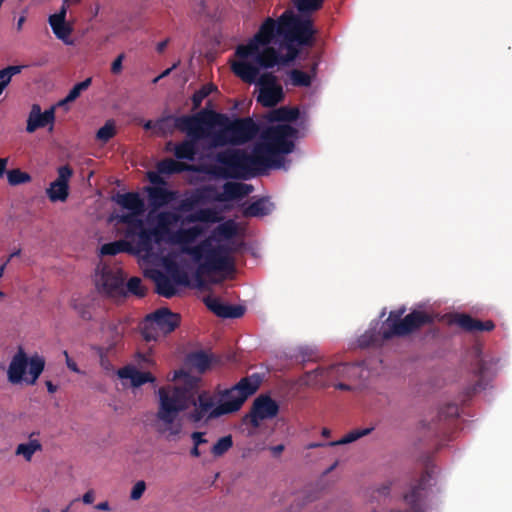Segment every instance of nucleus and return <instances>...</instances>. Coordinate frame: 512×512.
I'll return each mask as SVG.
<instances>
[{
    "label": "nucleus",
    "mask_w": 512,
    "mask_h": 512,
    "mask_svg": "<svg viewBox=\"0 0 512 512\" xmlns=\"http://www.w3.org/2000/svg\"><path fill=\"white\" fill-rule=\"evenodd\" d=\"M198 384V378L186 375L182 386L159 388V407L156 412V430L159 433L169 439L178 436L181 424L177 416L190 406L192 410L186 414V418L194 425H207L213 419L237 412L236 405H220L215 395L204 390L198 391Z\"/></svg>",
    "instance_id": "obj_1"
},
{
    "label": "nucleus",
    "mask_w": 512,
    "mask_h": 512,
    "mask_svg": "<svg viewBox=\"0 0 512 512\" xmlns=\"http://www.w3.org/2000/svg\"><path fill=\"white\" fill-rule=\"evenodd\" d=\"M277 36H281L279 19L275 21L268 17L248 43L239 44L235 50L238 60L232 63V71L236 77L245 83H252L260 69L273 68L283 63L278 51L268 46Z\"/></svg>",
    "instance_id": "obj_2"
},
{
    "label": "nucleus",
    "mask_w": 512,
    "mask_h": 512,
    "mask_svg": "<svg viewBox=\"0 0 512 512\" xmlns=\"http://www.w3.org/2000/svg\"><path fill=\"white\" fill-rule=\"evenodd\" d=\"M199 226L182 228L171 236V243L180 245V252L191 256L197 264V276H210L218 272L231 273L234 270L233 251L227 244H213L211 238L203 239L196 245V239L201 235Z\"/></svg>",
    "instance_id": "obj_3"
},
{
    "label": "nucleus",
    "mask_w": 512,
    "mask_h": 512,
    "mask_svg": "<svg viewBox=\"0 0 512 512\" xmlns=\"http://www.w3.org/2000/svg\"><path fill=\"white\" fill-rule=\"evenodd\" d=\"M215 162L220 165L218 175L227 179H249L267 168L278 169L282 166V158L267 156L255 150L249 154L235 148L216 153Z\"/></svg>",
    "instance_id": "obj_4"
},
{
    "label": "nucleus",
    "mask_w": 512,
    "mask_h": 512,
    "mask_svg": "<svg viewBox=\"0 0 512 512\" xmlns=\"http://www.w3.org/2000/svg\"><path fill=\"white\" fill-rule=\"evenodd\" d=\"M435 321V316L421 310H413L403 319L392 323L391 325L381 326L379 330L376 326L368 329L358 338V346L363 349L369 347H379L383 342L393 339V337H407L416 332L425 325H430Z\"/></svg>",
    "instance_id": "obj_5"
},
{
    "label": "nucleus",
    "mask_w": 512,
    "mask_h": 512,
    "mask_svg": "<svg viewBox=\"0 0 512 512\" xmlns=\"http://www.w3.org/2000/svg\"><path fill=\"white\" fill-rule=\"evenodd\" d=\"M220 127L217 131L209 134L210 146L218 148L227 144L243 145L254 138L258 127L250 118H239L234 121L227 119L223 124H216Z\"/></svg>",
    "instance_id": "obj_6"
},
{
    "label": "nucleus",
    "mask_w": 512,
    "mask_h": 512,
    "mask_svg": "<svg viewBox=\"0 0 512 512\" xmlns=\"http://www.w3.org/2000/svg\"><path fill=\"white\" fill-rule=\"evenodd\" d=\"M281 37L289 47L290 58L296 56V49L290 45L310 46L313 44V21L308 16L295 15L291 11H284L280 16Z\"/></svg>",
    "instance_id": "obj_7"
},
{
    "label": "nucleus",
    "mask_w": 512,
    "mask_h": 512,
    "mask_svg": "<svg viewBox=\"0 0 512 512\" xmlns=\"http://www.w3.org/2000/svg\"><path fill=\"white\" fill-rule=\"evenodd\" d=\"M297 129L291 125H272L262 133V141L254 146L255 151L272 158H282L293 152V139L296 138Z\"/></svg>",
    "instance_id": "obj_8"
},
{
    "label": "nucleus",
    "mask_w": 512,
    "mask_h": 512,
    "mask_svg": "<svg viewBox=\"0 0 512 512\" xmlns=\"http://www.w3.org/2000/svg\"><path fill=\"white\" fill-rule=\"evenodd\" d=\"M46 361L43 356L35 354L28 357L22 348L17 350L7 369V380L12 385L26 383L34 385L43 373Z\"/></svg>",
    "instance_id": "obj_9"
},
{
    "label": "nucleus",
    "mask_w": 512,
    "mask_h": 512,
    "mask_svg": "<svg viewBox=\"0 0 512 512\" xmlns=\"http://www.w3.org/2000/svg\"><path fill=\"white\" fill-rule=\"evenodd\" d=\"M227 121V116L212 110H202L194 116H179L174 118V127L181 132L186 133L189 138L200 140L209 139L211 129L216 124H223Z\"/></svg>",
    "instance_id": "obj_10"
},
{
    "label": "nucleus",
    "mask_w": 512,
    "mask_h": 512,
    "mask_svg": "<svg viewBox=\"0 0 512 512\" xmlns=\"http://www.w3.org/2000/svg\"><path fill=\"white\" fill-rule=\"evenodd\" d=\"M180 325V315L168 308H160L147 314L141 325V335L146 342L157 341L173 332Z\"/></svg>",
    "instance_id": "obj_11"
},
{
    "label": "nucleus",
    "mask_w": 512,
    "mask_h": 512,
    "mask_svg": "<svg viewBox=\"0 0 512 512\" xmlns=\"http://www.w3.org/2000/svg\"><path fill=\"white\" fill-rule=\"evenodd\" d=\"M254 191V186L244 183L227 181L223 184V191H217L214 185L203 186L192 197L205 203H228L230 201H240Z\"/></svg>",
    "instance_id": "obj_12"
},
{
    "label": "nucleus",
    "mask_w": 512,
    "mask_h": 512,
    "mask_svg": "<svg viewBox=\"0 0 512 512\" xmlns=\"http://www.w3.org/2000/svg\"><path fill=\"white\" fill-rule=\"evenodd\" d=\"M355 370L356 365L353 363H336L329 367H318L304 373L301 382L306 386L327 388L339 380L350 378Z\"/></svg>",
    "instance_id": "obj_13"
},
{
    "label": "nucleus",
    "mask_w": 512,
    "mask_h": 512,
    "mask_svg": "<svg viewBox=\"0 0 512 512\" xmlns=\"http://www.w3.org/2000/svg\"><path fill=\"white\" fill-rule=\"evenodd\" d=\"M94 283H96L97 291L106 297L125 295L123 269L118 265L103 264L97 267Z\"/></svg>",
    "instance_id": "obj_14"
},
{
    "label": "nucleus",
    "mask_w": 512,
    "mask_h": 512,
    "mask_svg": "<svg viewBox=\"0 0 512 512\" xmlns=\"http://www.w3.org/2000/svg\"><path fill=\"white\" fill-rule=\"evenodd\" d=\"M260 380L257 375L248 376L231 388L224 389L218 393L220 395L221 405H235L238 411L243 406L245 401L258 390Z\"/></svg>",
    "instance_id": "obj_15"
},
{
    "label": "nucleus",
    "mask_w": 512,
    "mask_h": 512,
    "mask_svg": "<svg viewBox=\"0 0 512 512\" xmlns=\"http://www.w3.org/2000/svg\"><path fill=\"white\" fill-rule=\"evenodd\" d=\"M278 412V403L269 395L260 394L251 403L250 411L244 416V423L257 429L262 421L275 418Z\"/></svg>",
    "instance_id": "obj_16"
},
{
    "label": "nucleus",
    "mask_w": 512,
    "mask_h": 512,
    "mask_svg": "<svg viewBox=\"0 0 512 512\" xmlns=\"http://www.w3.org/2000/svg\"><path fill=\"white\" fill-rule=\"evenodd\" d=\"M250 84V82H247ZM253 83L259 85V95H257V103L266 108L275 107L284 98L281 85L276 82V76L270 72H265L260 76H256Z\"/></svg>",
    "instance_id": "obj_17"
},
{
    "label": "nucleus",
    "mask_w": 512,
    "mask_h": 512,
    "mask_svg": "<svg viewBox=\"0 0 512 512\" xmlns=\"http://www.w3.org/2000/svg\"><path fill=\"white\" fill-rule=\"evenodd\" d=\"M473 367H471V372H473L474 381L471 386L465 388V398H469L473 396L476 392L481 391L486 388L487 382L491 380L493 372H492V362L484 359L481 356L480 349H473Z\"/></svg>",
    "instance_id": "obj_18"
},
{
    "label": "nucleus",
    "mask_w": 512,
    "mask_h": 512,
    "mask_svg": "<svg viewBox=\"0 0 512 512\" xmlns=\"http://www.w3.org/2000/svg\"><path fill=\"white\" fill-rule=\"evenodd\" d=\"M58 176L48 188H46V195H48L51 202H64L68 198V181L73 175V170L66 164L58 167Z\"/></svg>",
    "instance_id": "obj_19"
},
{
    "label": "nucleus",
    "mask_w": 512,
    "mask_h": 512,
    "mask_svg": "<svg viewBox=\"0 0 512 512\" xmlns=\"http://www.w3.org/2000/svg\"><path fill=\"white\" fill-rule=\"evenodd\" d=\"M203 303L220 319H238L245 313L243 306L223 303L220 298L213 295L204 296Z\"/></svg>",
    "instance_id": "obj_20"
},
{
    "label": "nucleus",
    "mask_w": 512,
    "mask_h": 512,
    "mask_svg": "<svg viewBox=\"0 0 512 512\" xmlns=\"http://www.w3.org/2000/svg\"><path fill=\"white\" fill-rule=\"evenodd\" d=\"M452 323L468 333L490 332L495 328L492 320L481 321L467 314H455Z\"/></svg>",
    "instance_id": "obj_21"
},
{
    "label": "nucleus",
    "mask_w": 512,
    "mask_h": 512,
    "mask_svg": "<svg viewBox=\"0 0 512 512\" xmlns=\"http://www.w3.org/2000/svg\"><path fill=\"white\" fill-rule=\"evenodd\" d=\"M55 121V113L53 108L46 110L44 113L41 112L38 104H34L31 107L30 115L26 120V132L33 133L38 128H44Z\"/></svg>",
    "instance_id": "obj_22"
},
{
    "label": "nucleus",
    "mask_w": 512,
    "mask_h": 512,
    "mask_svg": "<svg viewBox=\"0 0 512 512\" xmlns=\"http://www.w3.org/2000/svg\"><path fill=\"white\" fill-rule=\"evenodd\" d=\"M166 232L159 231V229L141 228L129 234L137 235V251L150 254L153 251V245L162 241V236Z\"/></svg>",
    "instance_id": "obj_23"
},
{
    "label": "nucleus",
    "mask_w": 512,
    "mask_h": 512,
    "mask_svg": "<svg viewBox=\"0 0 512 512\" xmlns=\"http://www.w3.org/2000/svg\"><path fill=\"white\" fill-rule=\"evenodd\" d=\"M112 201L130 213H144V200L138 192L117 193L116 196L112 197Z\"/></svg>",
    "instance_id": "obj_24"
},
{
    "label": "nucleus",
    "mask_w": 512,
    "mask_h": 512,
    "mask_svg": "<svg viewBox=\"0 0 512 512\" xmlns=\"http://www.w3.org/2000/svg\"><path fill=\"white\" fill-rule=\"evenodd\" d=\"M147 195H149V205L153 210H157L168 205L174 201L175 198L174 192L161 186H152L147 188Z\"/></svg>",
    "instance_id": "obj_25"
},
{
    "label": "nucleus",
    "mask_w": 512,
    "mask_h": 512,
    "mask_svg": "<svg viewBox=\"0 0 512 512\" xmlns=\"http://www.w3.org/2000/svg\"><path fill=\"white\" fill-rule=\"evenodd\" d=\"M67 15V7L61 6L60 11L56 14L49 16V25H51L52 32L58 40H66L71 34V27L65 22V16Z\"/></svg>",
    "instance_id": "obj_26"
},
{
    "label": "nucleus",
    "mask_w": 512,
    "mask_h": 512,
    "mask_svg": "<svg viewBox=\"0 0 512 512\" xmlns=\"http://www.w3.org/2000/svg\"><path fill=\"white\" fill-rule=\"evenodd\" d=\"M150 277H152L153 282H155V292L158 293V295L166 299L174 297L177 292V290H175V285L177 284L169 279L165 273L155 270Z\"/></svg>",
    "instance_id": "obj_27"
},
{
    "label": "nucleus",
    "mask_w": 512,
    "mask_h": 512,
    "mask_svg": "<svg viewBox=\"0 0 512 512\" xmlns=\"http://www.w3.org/2000/svg\"><path fill=\"white\" fill-rule=\"evenodd\" d=\"M118 376H120V378L130 379L132 386L137 388L149 382H154V377L150 372L139 371L130 367H124L118 370Z\"/></svg>",
    "instance_id": "obj_28"
},
{
    "label": "nucleus",
    "mask_w": 512,
    "mask_h": 512,
    "mask_svg": "<svg viewBox=\"0 0 512 512\" xmlns=\"http://www.w3.org/2000/svg\"><path fill=\"white\" fill-rule=\"evenodd\" d=\"M222 221V217L213 208H201L194 213L186 216V222L188 223H219Z\"/></svg>",
    "instance_id": "obj_29"
},
{
    "label": "nucleus",
    "mask_w": 512,
    "mask_h": 512,
    "mask_svg": "<svg viewBox=\"0 0 512 512\" xmlns=\"http://www.w3.org/2000/svg\"><path fill=\"white\" fill-rule=\"evenodd\" d=\"M273 204L267 198H259L244 208V217H265L272 212Z\"/></svg>",
    "instance_id": "obj_30"
},
{
    "label": "nucleus",
    "mask_w": 512,
    "mask_h": 512,
    "mask_svg": "<svg viewBox=\"0 0 512 512\" xmlns=\"http://www.w3.org/2000/svg\"><path fill=\"white\" fill-rule=\"evenodd\" d=\"M317 63L312 64L310 73H306L302 70L292 69L289 71L290 84L294 87H309L313 77L316 76Z\"/></svg>",
    "instance_id": "obj_31"
},
{
    "label": "nucleus",
    "mask_w": 512,
    "mask_h": 512,
    "mask_svg": "<svg viewBox=\"0 0 512 512\" xmlns=\"http://www.w3.org/2000/svg\"><path fill=\"white\" fill-rule=\"evenodd\" d=\"M35 435L34 432L30 434V440L26 443H20L16 447V451H14V454L17 456H21L25 459L26 462H30L32 460V456L36 452H40L43 450V446L41 443L34 439L33 436Z\"/></svg>",
    "instance_id": "obj_32"
},
{
    "label": "nucleus",
    "mask_w": 512,
    "mask_h": 512,
    "mask_svg": "<svg viewBox=\"0 0 512 512\" xmlns=\"http://www.w3.org/2000/svg\"><path fill=\"white\" fill-rule=\"evenodd\" d=\"M106 342H108V351L114 350L123 338L124 327L120 322H110L105 328Z\"/></svg>",
    "instance_id": "obj_33"
},
{
    "label": "nucleus",
    "mask_w": 512,
    "mask_h": 512,
    "mask_svg": "<svg viewBox=\"0 0 512 512\" xmlns=\"http://www.w3.org/2000/svg\"><path fill=\"white\" fill-rule=\"evenodd\" d=\"M198 139H186L174 147V156L179 160L192 161L196 155V141Z\"/></svg>",
    "instance_id": "obj_34"
},
{
    "label": "nucleus",
    "mask_w": 512,
    "mask_h": 512,
    "mask_svg": "<svg viewBox=\"0 0 512 512\" xmlns=\"http://www.w3.org/2000/svg\"><path fill=\"white\" fill-rule=\"evenodd\" d=\"M123 252L133 253V247L126 240L108 242L100 247V254L103 256H116Z\"/></svg>",
    "instance_id": "obj_35"
},
{
    "label": "nucleus",
    "mask_w": 512,
    "mask_h": 512,
    "mask_svg": "<svg viewBox=\"0 0 512 512\" xmlns=\"http://www.w3.org/2000/svg\"><path fill=\"white\" fill-rule=\"evenodd\" d=\"M237 233V226L236 223L232 220H228L218 226H216L214 233H212V236L209 238H212L213 240H230L231 238L235 237Z\"/></svg>",
    "instance_id": "obj_36"
},
{
    "label": "nucleus",
    "mask_w": 512,
    "mask_h": 512,
    "mask_svg": "<svg viewBox=\"0 0 512 512\" xmlns=\"http://www.w3.org/2000/svg\"><path fill=\"white\" fill-rule=\"evenodd\" d=\"M165 268H167L168 278L171 281L176 283L177 285H187L189 284V277H187L186 271H184L177 263L170 261L165 264Z\"/></svg>",
    "instance_id": "obj_37"
},
{
    "label": "nucleus",
    "mask_w": 512,
    "mask_h": 512,
    "mask_svg": "<svg viewBox=\"0 0 512 512\" xmlns=\"http://www.w3.org/2000/svg\"><path fill=\"white\" fill-rule=\"evenodd\" d=\"M299 118V110L287 106L280 107L272 112L271 120L275 122H294Z\"/></svg>",
    "instance_id": "obj_38"
},
{
    "label": "nucleus",
    "mask_w": 512,
    "mask_h": 512,
    "mask_svg": "<svg viewBox=\"0 0 512 512\" xmlns=\"http://www.w3.org/2000/svg\"><path fill=\"white\" fill-rule=\"evenodd\" d=\"M373 431V428H357L349 431L345 434L340 440L330 442V446H337V445H346L349 443H353L359 439H361L364 436L369 435Z\"/></svg>",
    "instance_id": "obj_39"
},
{
    "label": "nucleus",
    "mask_w": 512,
    "mask_h": 512,
    "mask_svg": "<svg viewBox=\"0 0 512 512\" xmlns=\"http://www.w3.org/2000/svg\"><path fill=\"white\" fill-rule=\"evenodd\" d=\"M187 169H189V167L186 164L174 161V159H165L158 163V171L164 175L182 173Z\"/></svg>",
    "instance_id": "obj_40"
},
{
    "label": "nucleus",
    "mask_w": 512,
    "mask_h": 512,
    "mask_svg": "<svg viewBox=\"0 0 512 512\" xmlns=\"http://www.w3.org/2000/svg\"><path fill=\"white\" fill-rule=\"evenodd\" d=\"M325 0H293L296 10L300 12L301 16H308L309 14L322 8Z\"/></svg>",
    "instance_id": "obj_41"
},
{
    "label": "nucleus",
    "mask_w": 512,
    "mask_h": 512,
    "mask_svg": "<svg viewBox=\"0 0 512 512\" xmlns=\"http://www.w3.org/2000/svg\"><path fill=\"white\" fill-rule=\"evenodd\" d=\"M142 213L129 212L118 216V222L128 225V232L135 233L138 229H145L142 220L138 218Z\"/></svg>",
    "instance_id": "obj_42"
},
{
    "label": "nucleus",
    "mask_w": 512,
    "mask_h": 512,
    "mask_svg": "<svg viewBox=\"0 0 512 512\" xmlns=\"http://www.w3.org/2000/svg\"><path fill=\"white\" fill-rule=\"evenodd\" d=\"M91 85V78H88L86 80H83L75 86H73L72 89H70L69 94H67L66 98H64L62 101L58 102V106H64L67 103H71L76 101V99L79 98L80 94L88 89V87Z\"/></svg>",
    "instance_id": "obj_43"
},
{
    "label": "nucleus",
    "mask_w": 512,
    "mask_h": 512,
    "mask_svg": "<svg viewBox=\"0 0 512 512\" xmlns=\"http://www.w3.org/2000/svg\"><path fill=\"white\" fill-rule=\"evenodd\" d=\"M72 307L75 309L78 316L81 317L84 321H91L92 312H91V302L82 298H75L72 301Z\"/></svg>",
    "instance_id": "obj_44"
},
{
    "label": "nucleus",
    "mask_w": 512,
    "mask_h": 512,
    "mask_svg": "<svg viewBox=\"0 0 512 512\" xmlns=\"http://www.w3.org/2000/svg\"><path fill=\"white\" fill-rule=\"evenodd\" d=\"M233 447V438L230 435H226L218 439L214 446L210 448V453L214 455L215 458L222 457L225 455L230 449Z\"/></svg>",
    "instance_id": "obj_45"
},
{
    "label": "nucleus",
    "mask_w": 512,
    "mask_h": 512,
    "mask_svg": "<svg viewBox=\"0 0 512 512\" xmlns=\"http://www.w3.org/2000/svg\"><path fill=\"white\" fill-rule=\"evenodd\" d=\"M459 416V407L454 403H447L438 410V423L453 421Z\"/></svg>",
    "instance_id": "obj_46"
},
{
    "label": "nucleus",
    "mask_w": 512,
    "mask_h": 512,
    "mask_svg": "<svg viewBox=\"0 0 512 512\" xmlns=\"http://www.w3.org/2000/svg\"><path fill=\"white\" fill-rule=\"evenodd\" d=\"M189 363L195 368H197L198 372H204L210 366V356L205 352H196L189 355Z\"/></svg>",
    "instance_id": "obj_47"
},
{
    "label": "nucleus",
    "mask_w": 512,
    "mask_h": 512,
    "mask_svg": "<svg viewBox=\"0 0 512 512\" xmlns=\"http://www.w3.org/2000/svg\"><path fill=\"white\" fill-rule=\"evenodd\" d=\"M158 225L152 229H159V231L168 232V227L177 223L178 216L174 212H162L158 214Z\"/></svg>",
    "instance_id": "obj_48"
},
{
    "label": "nucleus",
    "mask_w": 512,
    "mask_h": 512,
    "mask_svg": "<svg viewBox=\"0 0 512 512\" xmlns=\"http://www.w3.org/2000/svg\"><path fill=\"white\" fill-rule=\"evenodd\" d=\"M215 90V86L212 84H206L192 94V109L196 110L201 106L202 101L209 97L210 93Z\"/></svg>",
    "instance_id": "obj_49"
},
{
    "label": "nucleus",
    "mask_w": 512,
    "mask_h": 512,
    "mask_svg": "<svg viewBox=\"0 0 512 512\" xmlns=\"http://www.w3.org/2000/svg\"><path fill=\"white\" fill-rule=\"evenodd\" d=\"M7 179L8 184L11 186H16L31 181V176L28 173L16 168L7 172Z\"/></svg>",
    "instance_id": "obj_50"
},
{
    "label": "nucleus",
    "mask_w": 512,
    "mask_h": 512,
    "mask_svg": "<svg viewBox=\"0 0 512 512\" xmlns=\"http://www.w3.org/2000/svg\"><path fill=\"white\" fill-rule=\"evenodd\" d=\"M113 136H115V125L111 120L106 121L105 125L100 127V129L97 130L96 133V139L103 144L109 142V140H111Z\"/></svg>",
    "instance_id": "obj_51"
},
{
    "label": "nucleus",
    "mask_w": 512,
    "mask_h": 512,
    "mask_svg": "<svg viewBox=\"0 0 512 512\" xmlns=\"http://www.w3.org/2000/svg\"><path fill=\"white\" fill-rule=\"evenodd\" d=\"M421 490H423L421 483H417V485L411 487L410 491L404 495L405 503L411 505L413 508H418V506H420Z\"/></svg>",
    "instance_id": "obj_52"
},
{
    "label": "nucleus",
    "mask_w": 512,
    "mask_h": 512,
    "mask_svg": "<svg viewBox=\"0 0 512 512\" xmlns=\"http://www.w3.org/2000/svg\"><path fill=\"white\" fill-rule=\"evenodd\" d=\"M24 67L23 65H14L0 69V83L9 84L11 77L19 74Z\"/></svg>",
    "instance_id": "obj_53"
},
{
    "label": "nucleus",
    "mask_w": 512,
    "mask_h": 512,
    "mask_svg": "<svg viewBox=\"0 0 512 512\" xmlns=\"http://www.w3.org/2000/svg\"><path fill=\"white\" fill-rule=\"evenodd\" d=\"M126 291L139 297H144L145 295V290L139 277L129 279L128 283H126Z\"/></svg>",
    "instance_id": "obj_54"
},
{
    "label": "nucleus",
    "mask_w": 512,
    "mask_h": 512,
    "mask_svg": "<svg viewBox=\"0 0 512 512\" xmlns=\"http://www.w3.org/2000/svg\"><path fill=\"white\" fill-rule=\"evenodd\" d=\"M296 359L300 360L302 364L308 362H316L319 357L317 356L316 350L310 347L300 348V352L296 355Z\"/></svg>",
    "instance_id": "obj_55"
},
{
    "label": "nucleus",
    "mask_w": 512,
    "mask_h": 512,
    "mask_svg": "<svg viewBox=\"0 0 512 512\" xmlns=\"http://www.w3.org/2000/svg\"><path fill=\"white\" fill-rule=\"evenodd\" d=\"M405 311H406V308L404 306H402L396 310L390 311V314H388L387 320L382 322L381 327H387V326L391 325L392 323L402 320L403 314L405 313Z\"/></svg>",
    "instance_id": "obj_56"
},
{
    "label": "nucleus",
    "mask_w": 512,
    "mask_h": 512,
    "mask_svg": "<svg viewBox=\"0 0 512 512\" xmlns=\"http://www.w3.org/2000/svg\"><path fill=\"white\" fill-rule=\"evenodd\" d=\"M145 492V482L143 480L135 483L130 491V500H139Z\"/></svg>",
    "instance_id": "obj_57"
},
{
    "label": "nucleus",
    "mask_w": 512,
    "mask_h": 512,
    "mask_svg": "<svg viewBox=\"0 0 512 512\" xmlns=\"http://www.w3.org/2000/svg\"><path fill=\"white\" fill-rule=\"evenodd\" d=\"M198 203H205V202L191 196L182 201V204H180V209H182V211H192L193 207H195V205Z\"/></svg>",
    "instance_id": "obj_58"
},
{
    "label": "nucleus",
    "mask_w": 512,
    "mask_h": 512,
    "mask_svg": "<svg viewBox=\"0 0 512 512\" xmlns=\"http://www.w3.org/2000/svg\"><path fill=\"white\" fill-rule=\"evenodd\" d=\"M205 433L203 432H192L191 434V440L192 444H194L195 447H199L200 445H204L207 443V439L204 438Z\"/></svg>",
    "instance_id": "obj_59"
},
{
    "label": "nucleus",
    "mask_w": 512,
    "mask_h": 512,
    "mask_svg": "<svg viewBox=\"0 0 512 512\" xmlns=\"http://www.w3.org/2000/svg\"><path fill=\"white\" fill-rule=\"evenodd\" d=\"M123 59H124V55L121 54V55H118L116 60L112 61V64H111V73L112 74H118L121 72V69H123Z\"/></svg>",
    "instance_id": "obj_60"
},
{
    "label": "nucleus",
    "mask_w": 512,
    "mask_h": 512,
    "mask_svg": "<svg viewBox=\"0 0 512 512\" xmlns=\"http://www.w3.org/2000/svg\"><path fill=\"white\" fill-rule=\"evenodd\" d=\"M64 357H66V365H67V368H69L70 371L74 372V373H80V370L79 368L77 367V364L76 362H74L70 356H68V353L67 352H64Z\"/></svg>",
    "instance_id": "obj_61"
},
{
    "label": "nucleus",
    "mask_w": 512,
    "mask_h": 512,
    "mask_svg": "<svg viewBox=\"0 0 512 512\" xmlns=\"http://www.w3.org/2000/svg\"><path fill=\"white\" fill-rule=\"evenodd\" d=\"M82 502L84 504H92L94 502V491L88 490L82 495Z\"/></svg>",
    "instance_id": "obj_62"
},
{
    "label": "nucleus",
    "mask_w": 512,
    "mask_h": 512,
    "mask_svg": "<svg viewBox=\"0 0 512 512\" xmlns=\"http://www.w3.org/2000/svg\"><path fill=\"white\" fill-rule=\"evenodd\" d=\"M111 351L112 350H107V347L97 349V352H99L100 364H102V366L106 363V356L109 355Z\"/></svg>",
    "instance_id": "obj_63"
},
{
    "label": "nucleus",
    "mask_w": 512,
    "mask_h": 512,
    "mask_svg": "<svg viewBox=\"0 0 512 512\" xmlns=\"http://www.w3.org/2000/svg\"><path fill=\"white\" fill-rule=\"evenodd\" d=\"M149 181L152 182L155 185L163 184L162 178L157 175L156 173L150 172L149 173Z\"/></svg>",
    "instance_id": "obj_64"
}]
</instances>
